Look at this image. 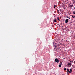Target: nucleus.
Returning <instances> with one entry per match:
<instances>
[{
	"label": "nucleus",
	"instance_id": "obj_20",
	"mask_svg": "<svg viewBox=\"0 0 75 75\" xmlns=\"http://www.w3.org/2000/svg\"><path fill=\"white\" fill-rule=\"evenodd\" d=\"M60 24H61V25H62V23H60Z\"/></svg>",
	"mask_w": 75,
	"mask_h": 75
},
{
	"label": "nucleus",
	"instance_id": "obj_17",
	"mask_svg": "<svg viewBox=\"0 0 75 75\" xmlns=\"http://www.w3.org/2000/svg\"><path fill=\"white\" fill-rule=\"evenodd\" d=\"M60 64L61 65H62V62H60Z\"/></svg>",
	"mask_w": 75,
	"mask_h": 75
},
{
	"label": "nucleus",
	"instance_id": "obj_21",
	"mask_svg": "<svg viewBox=\"0 0 75 75\" xmlns=\"http://www.w3.org/2000/svg\"><path fill=\"white\" fill-rule=\"evenodd\" d=\"M66 17H67V18H69V17H68V16H66Z\"/></svg>",
	"mask_w": 75,
	"mask_h": 75
},
{
	"label": "nucleus",
	"instance_id": "obj_22",
	"mask_svg": "<svg viewBox=\"0 0 75 75\" xmlns=\"http://www.w3.org/2000/svg\"><path fill=\"white\" fill-rule=\"evenodd\" d=\"M74 64H75V61H74Z\"/></svg>",
	"mask_w": 75,
	"mask_h": 75
},
{
	"label": "nucleus",
	"instance_id": "obj_7",
	"mask_svg": "<svg viewBox=\"0 0 75 75\" xmlns=\"http://www.w3.org/2000/svg\"><path fill=\"white\" fill-rule=\"evenodd\" d=\"M57 21V20L56 19H54V23H55V22H56V21Z\"/></svg>",
	"mask_w": 75,
	"mask_h": 75
},
{
	"label": "nucleus",
	"instance_id": "obj_3",
	"mask_svg": "<svg viewBox=\"0 0 75 75\" xmlns=\"http://www.w3.org/2000/svg\"><path fill=\"white\" fill-rule=\"evenodd\" d=\"M67 72H69V74H71V71H69V69H67Z\"/></svg>",
	"mask_w": 75,
	"mask_h": 75
},
{
	"label": "nucleus",
	"instance_id": "obj_14",
	"mask_svg": "<svg viewBox=\"0 0 75 75\" xmlns=\"http://www.w3.org/2000/svg\"><path fill=\"white\" fill-rule=\"evenodd\" d=\"M59 11H61V12H62V10H61V9H60Z\"/></svg>",
	"mask_w": 75,
	"mask_h": 75
},
{
	"label": "nucleus",
	"instance_id": "obj_23",
	"mask_svg": "<svg viewBox=\"0 0 75 75\" xmlns=\"http://www.w3.org/2000/svg\"><path fill=\"white\" fill-rule=\"evenodd\" d=\"M70 18H69V19H70Z\"/></svg>",
	"mask_w": 75,
	"mask_h": 75
},
{
	"label": "nucleus",
	"instance_id": "obj_13",
	"mask_svg": "<svg viewBox=\"0 0 75 75\" xmlns=\"http://www.w3.org/2000/svg\"><path fill=\"white\" fill-rule=\"evenodd\" d=\"M56 7V5H55L54 6V8H55Z\"/></svg>",
	"mask_w": 75,
	"mask_h": 75
},
{
	"label": "nucleus",
	"instance_id": "obj_24",
	"mask_svg": "<svg viewBox=\"0 0 75 75\" xmlns=\"http://www.w3.org/2000/svg\"><path fill=\"white\" fill-rule=\"evenodd\" d=\"M58 14H59V12H58V13H57Z\"/></svg>",
	"mask_w": 75,
	"mask_h": 75
},
{
	"label": "nucleus",
	"instance_id": "obj_25",
	"mask_svg": "<svg viewBox=\"0 0 75 75\" xmlns=\"http://www.w3.org/2000/svg\"><path fill=\"white\" fill-rule=\"evenodd\" d=\"M64 59H65V58H64Z\"/></svg>",
	"mask_w": 75,
	"mask_h": 75
},
{
	"label": "nucleus",
	"instance_id": "obj_5",
	"mask_svg": "<svg viewBox=\"0 0 75 75\" xmlns=\"http://www.w3.org/2000/svg\"><path fill=\"white\" fill-rule=\"evenodd\" d=\"M72 1H73V4H75V0H73Z\"/></svg>",
	"mask_w": 75,
	"mask_h": 75
},
{
	"label": "nucleus",
	"instance_id": "obj_1",
	"mask_svg": "<svg viewBox=\"0 0 75 75\" xmlns=\"http://www.w3.org/2000/svg\"><path fill=\"white\" fill-rule=\"evenodd\" d=\"M68 67H69V68H70L72 65V64L71 63H69L67 64Z\"/></svg>",
	"mask_w": 75,
	"mask_h": 75
},
{
	"label": "nucleus",
	"instance_id": "obj_18",
	"mask_svg": "<svg viewBox=\"0 0 75 75\" xmlns=\"http://www.w3.org/2000/svg\"><path fill=\"white\" fill-rule=\"evenodd\" d=\"M57 12H59V10L58 9H57Z\"/></svg>",
	"mask_w": 75,
	"mask_h": 75
},
{
	"label": "nucleus",
	"instance_id": "obj_15",
	"mask_svg": "<svg viewBox=\"0 0 75 75\" xmlns=\"http://www.w3.org/2000/svg\"><path fill=\"white\" fill-rule=\"evenodd\" d=\"M73 62V61H70V62H71L72 63Z\"/></svg>",
	"mask_w": 75,
	"mask_h": 75
},
{
	"label": "nucleus",
	"instance_id": "obj_19",
	"mask_svg": "<svg viewBox=\"0 0 75 75\" xmlns=\"http://www.w3.org/2000/svg\"><path fill=\"white\" fill-rule=\"evenodd\" d=\"M72 17H73V18H74V17H75V16L74 17V16H72Z\"/></svg>",
	"mask_w": 75,
	"mask_h": 75
},
{
	"label": "nucleus",
	"instance_id": "obj_10",
	"mask_svg": "<svg viewBox=\"0 0 75 75\" xmlns=\"http://www.w3.org/2000/svg\"><path fill=\"white\" fill-rule=\"evenodd\" d=\"M59 67H61V64H59Z\"/></svg>",
	"mask_w": 75,
	"mask_h": 75
},
{
	"label": "nucleus",
	"instance_id": "obj_9",
	"mask_svg": "<svg viewBox=\"0 0 75 75\" xmlns=\"http://www.w3.org/2000/svg\"><path fill=\"white\" fill-rule=\"evenodd\" d=\"M57 20H58V21H60V20H59V17H57Z\"/></svg>",
	"mask_w": 75,
	"mask_h": 75
},
{
	"label": "nucleus",
	"instance_id": "obj_8",
	"mask_svg": "<svg viewBox=\"0 0 75 75\" xmlns=\"http://www.w3.org/2000/svg\"><path fill=\"white\" fill-rule=\"evenodd\" d=\"M70 72H72V69H70Z\"/></svg>",
	"mask_w": 75,
	"mask_h": 75
},
{
	"label": "nucleus",
	"instance_id": "obj_4",
	"mask_svg": "<svg viewBox=\"0 0 75 75\" xmlns=\"http://www.w3.org/2000/svg\"><path fill=\"white\" fill-rule=\"evenodd\" d=\"M65 22L66 23H67L68 22V19H67L65 21Z\"/></svg>",
	"mask_w": 75,
	"mask_h": 75
},
{
	"label": "nucleus",
	"instance_id": "obj_2",
	"mask_svg": "<svg viewBox=\"0 0 75 75\" xmlns=\"http://www.w3.org/2000/svg\"><path fill=\"white\" fill-rule=\"evenodd\" d=\"M55 62H57V63H58V62H59V60H58L57 58L55 59Z\"/></svg>",
	"mask_w": 75,
	"mask_h": 75
},
{
	"label": "nucleus",
	"instance_id": "obj_12",
	"mask_svg": "<svg viewBox=\"0 0 75 75\" xmlns=\"http://www.w3.org/2000/svg\"><path fill=\"white\" fill-rule=\"evenodd\" d=\"M54 47H55V48H57V45H55Z\"/></svg>",
	"mask_w": 75,
	"mask_h": 75
},
{
	"label": "nucleus",
	"instance_id": "obj_16",
	"mask_svg": "<svg viewBox=\"0 0 75 75\" xmlns=\"http://www.w3.org/2000/svg\"><path fill=\"white\" fill-rule=\"evenodd\" d=\"M73 14H75V11H74L73 12Z\"/></svg>",
	"mask_w": 75,
	"mask_h": 75
},
{
	"label": "nucleus",
	"instance_id": "obj_11",
	"mask_svg": "<svg viewBox=\"0 0 75 75\" xmlns=\"http://www.w3.org/2000/svg\"><path fill=\"white\" fill-rule=\"evenodd\" d=\"M66 70H67V68H64V71H66Z\"/></svg>",
	"mask_w": 75,
	"mask_h": 75
},
{
	"label": "nucleus",
	"instance_id": "obj_6",
	"mask_svg": "<svg viewBox=\"0 0 75 75\" xmlns=\"http://www.w3.org/2000/svg\"><path fill=\"white\" fill-rule=\"evenodd\" d=\"M73 5H70L69 6V7H73Z\"/></svg>",
	"mask_w": 75,
	"mask_h": 75
}]
</instances>
